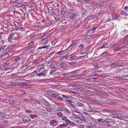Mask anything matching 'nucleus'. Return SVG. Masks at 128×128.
I'll return each instance as SVG.
<instances>
[{"label":"nucleus","instance_id":"nucleus-1","mask_svg":"<svg viewBox=\"0 0 128 128\" xmlns=\"http://www.w3.org/2000/svg\"><path fill=\"white\" fill-rule=\"evenodd\" d=\"M72 112L73 114L77 117L78 120H85L82 114L80 112L74 110H72Z\"/></svg>","mask_w":128,"mask_h":128},{"label":"nucleus","instance_id":"nucleus-20","mask_svg":"<svg viewBox=\"0 0 128 128\" xmlns=\"http://www.w3.org/2000/svg\"><path fill=\"white\" fill-rule=\"evenodd\" d=\"M58 4L56 3H54V4H53L52 5L53 6V7H51V8H55L56 7H59L58 6Z\"/></svg>","mask_w":128,"mask_h":128},{"label":"nucleus","instance_id":"nucleus-4","mask_svg":"<svg viewBox=\"0 0 128 128\" xmlns=\"http://www.w3.org/2000/svg\"><path fill=\"white\" fill-rule=\"evenodd\" d=\"M42 38V42L45 41L44 44H46L48 42V40L46 39L48 38V36L46 34H43V36Z\"/></svg>","mask_w":128,"mask_h":128},{"label":"nucleus","instance_id":"nucleus-43","mask_svg":"<svg viewBox=\"0 0 128 128\" xmlns=\"http://www.w3.org/2000/svg\"><path fill=\"white\" fill-rule=\"evenodd\" d=\"M92 18V17L91 16H88V17H87V18L85 19V20L86 21V20H90Z\"/></svg>","mask_w":128,"mask_h":128},{"label":"nucleus","instance_id":"nucleus-8","mask_svg":"<svg viewBox=\"0 0 128 128\" xmlns=\"http://www.w3.org/2000/svg\"><path fill=\"white\" fill-rule=\"evenodd\" d=\"M22 120L24 122H29L30 120V119L29 117L26 116L23 118Z\"/></svg>","mask_w":128,"mask_h":128},{"label":"nucleus","instance_id":"nucleus-62","mask_svg":"<svg viewBox=\"0 0 128 128\" xmlns=\"http://www.w3.org/2000/svg\"><path fill=\"white\" fill-rule=\"evenodd\" d=\"M46 109L47 110L48 112H50L51 110V109L50 108H47Z\"/></svg>","mask_w":128,"mask_h":128},{"label":"nucleus","instance_id":"nucleus-44","mask_svg":"<svg viewBox=\"0 0 128 128\" xmlns=\"http://www.w3.org/2000/svg\"><path fill=\"white\" fill-rule=\"evenodd\" d=\"M58 116L60 117H62L63 116L62 114L60 112H59L58 113Z\"/></svg>","mask_w":128,"mask_h":128},{"label":"nucleus","instance_id":"nucleus-61","mask_svg":"<svg viewBox=\"0 0 128 128\" xmlns=\"http://www.w3.org/2000/svg\"><path fill=\"white\" fill-rule=\"evenodd\" d=\"M26 112L27 113H31L32 112L29 110H26Z\"/></svg>","mask_w":128,"mask_h":128},{"label":"nucleus","instance_id":"nucleus-10","mask_svg":"<svg viewBox=\"0 0 128 128\" xmlns=\"http://www.w3.org/2000/svg\"><path fill=\"white\" fill-rule=\"evenodd\" d=\"M28 64H24L22 66L21 69L22 71H24L28 68Z\"/></svg>","mask_w":128,"mask_h":128},{"label":"nucleus","instance_id":"nucleus-63","mask_svg":"<svg viewBox=\"0 0 128 128\" xmlns=\"http://www.w3.org/2000/svg\"><path fill=\"white\" fill-rule=\"evenodd\" d=\"M55 20L56 21H58V17H55L54 18Z\"/></svg>","mask_w":128,"mask_h":128},{"label":"nucleus","instance_id":"nucleus-64","mask_svg":"<svg viewBox=\"0 0 128 128\" xmlns=\"http://www.w3.org/2000/svg\"><path fill=\"white\" fill-rule=\"evenodd\" d=\"M79 70H74L76 74L78 73V71H79Z\"/></svg>","mask_w":128,"mask_h":128},{"label":"nucleus","instance_id":"nucleus-6","mask_svg":"<svg viewBox=\"0 0 128 128\" xmlns=\"http://www.w3.org/2000/svg\"><path fill=\"white\" fill-rule=\"evenodd\" d=\"M50 124L53 126H55L58 124V121L56 120H52L50 122Z\"/></svg>","mask_w":128,"mask_h":128},{"label":"nucleus","instance_id":"nucleus-19","mask_svg":"<svg viewBox=\"0 0 128 128\" xmlns=\"http://www.w3.org/2000/svg\"><path fill=\"white\" fill-rule=\"evenodd\" d=\"M78 23L77 22H74L73 24L72 28L73 29H74V28H76V26H77Z\"/></svg>","mask_w":128,"mask_h":128},{"label":"nucleus","instance_id":"nucleus-35","mask_svg":"<svg viewBox=\"0 0 128 128\" xmlns=\"http://www.w3.org/2000/svg\"><path fill=\"white\" fill-rule=\"evenodd\" d=\"M34 8H31L30 9L28 10V12L30 14L34 12Z\"/></svg>","mask_w":128,"mask_h":128},{"label":"nucleus","instance_id":"nucleus-50","mask_svg":"<svg viewBox=\"0 0 128 128\" xmlns=\"http://www.w3.org/2000/svg\"><path fill=\"white\" fill-rule=\"evenodd\" d=\"M67 74H72L73 75H74L76 74V73H75L74 71H72L68 73Z\"/></svg>","mask_w":128,"mask_h":128},{"label":"nucleus","instance_id":"nucleus-36","mask_svg":"<svg viewBox=\"0 0 128 128\" xmlns=\"http://www.w3.org/2000/svg\"><path fill=\"white\" fill-rule=\"evenodd\" d=\"M84 1L85 2L89 4H91L92 3L91 1L89 0H84Z\"/></svg>","mask_w":128,"mask_h":128},{"label":"nucleus","instance_id":"nucleus-41","mask_svg":"<svg viewBox=\"0 0 128 128\" xmlns=\"http://www.w3.org/2000/svg\"><path fill=\"white\" fill-rule=\"evenodd\" d=\"M88 32L90 33V34H92L94 32V30H93L92 29L91 30H87Z\"/></svg>","mask_w":128,"mask_h":128},{"label":"nucleus","instance_id":"nucleus-58","mask_svg":"<svg viewBox=\"0 0 128 128\" xmlns=\"http://www.w3.org/2000/svg\"><path fill=\"white\" fill-rule=\"evenodd\" d=\"M83 47V46L82 44H80L79 46V48L81 49Z\"/></svg>","mask_w":128,"mask_h":128},{"label":"nucleus","instance_id":"nucleus-60","mask_svg":"<svg viewBox=\"0 0 128 128\" xmlns=\"http://www.w3.org/2000/svg\"><path fill=\"white\" fill-rule=\"evenodd\" d=\"M6 46H2V48H1V49H2V50H4V49H5V48H6Z\"/></svg>","mask_w":128,"mask_h":128},{"label":"nucleus","instance_id":"nucleus-7","mask_svg":"<svg viewBox=\"0 0 128 128\" xmlns=\"http://www.w3.org/2000/svg\"><path fill=\"white\" fill-rule=\"evenodd\" d=\"M54 108L56 110L58 111H62V108L59 106L58 105H56L54 106Z\"/></svg>","mask_w":128,"mask_h":128},{"label":"nucleus","instance_id":"nucleus-40","mask_svg":"<svg viewBox=\"0 0 128 128\" xmlns=\"http://www.w3.org/2000/svg\"><path fill=\"white\" fill-rule=\"evenodd\" d=\"M40 62L38 60H36L34 62V65H36L39 63Z\"/></svg>","mask_w":128,"mask_h":128},{"label":"nucleus","instance_id":"nucleus-29","mask_svg":"<svg viewBox=\"0 0 128 128\" xmlns=\"http://www.w3.org/2000/svg\"><path fill=\"white\" fill-rule=\"evenodd\" d=\"M75 64L77 65L81 66L82 64V63L81 62H76Z\"/></svg>","mask_w":128,"mask_h":128},{"label":"nucleus","instance_id":"nucleus-59","mask_svg":"<svg viewBox=\"0 0 128 128\" xmlns=\"http://www.w3.org/2000/svg\"><path fill=\"white\" fill-rule=\"evenodd\" d=\"M122 116L123 117L122 118H128V116Z\"/></svg>","mask_w":128,"mask_h":128},{"label":"nucleus","instance_id":"nucleus-39","mask_svg":"<svg viewBox=\"0 0 128 128\" xmlns=\"http://www.w3.org/2000/svg\"><path fill=\"white\" fill-rule=\"evenodd\" d=\"M34 42L33 41H32L30 43L28 44V45L30 46H32V45L34 44Z\"/></svg>","mask_w":128,"mask_h":128},{"label":"nucleus","instance_id":"nucleus-37","mask_svg":"<svg viewBox=\"0 0 128 128\" xmlns=\"http://www.w3.org/2000/svg\"><path fill=\"white\" fill-rule=\"evenodd\" d=\"M56 39H54L52 41V45H54L56 42Z\"/></svg>","mask_w":128,"mask_h":128},{"label":"nucleus","instance_id":"nucleus-24","mask_svg":"<svg viewBox=\"0 0 128 128\" xmlns=\"http://www.w3.org/2000/svg\"><path fill=\"white\" fill-rule=\"evenodd\" d=\"M77 105L79 106H81L82 107H84V104L80 102H78L77 103Z\"/></svg>","mask_w":128,"mask_h":128},{"label":"nucleus","instance_id":"nucleus-28","mask_svg":"<svg viewBox=\"0 0 128 128\" xmlns=\"http://www.w3.org/2000/svg\"><path fill=\"white\" fill-rule=\"evenodd\" d=\"M30 116V117H31L32 119L34 118H36L37 117V116L36 115L34 114L33 115H31Z\"/></svg>","mask_w":128,"mask_h":128},{"label":"nucleus","instance_id":"nucleus-31","mask_svg":"<svg viewBox=\"0 0 128 128\" xmlns=\"http://www.w3.org/2000/svg\"><path fill=\"white\" fill-rule=\"evenodd\" d=\"M83 75L82 74H81L80 75H77L75 76V78L76 79H78L80 78Z\"/></svg>","mask_w":128,"mask_h":128},{"label":"nucleus","instance_id":"nucleus-34","mask_svg":"<svg viewBox=\"0 0 128 128\" xmlns=\"http://www.w3.org/2000/svg\"><path fill=\"white\" fill-rule=\"evenodd\" d=\"M45 75V74L44 73H40L38 74L37 75L38 76H44Z\"/></svg>","mask_w":128,"mask_h":128},{"label":"nucleus","instance_id":"nucleus-15","mask_svg":"<svg viewBox=\"0 0 128 128\" xmlns=\"http://www.w3.org/2000/svg\"><path fill=\"white\" fill-rule=\"evenodd\" d=\"M42 103L47 106L50 107V104L46 100H44V101H43Z\"/></svg>","mask_w":128,"mask_h":128},{"label":"nucleus","instance_id":"nucleus-32","mask_svg":"<svg viewBox=\"0 0 128 128\" xmlns=\"http://www.w3.org/2000/svg\"><path fill=\"white\" fill-rule=\"evenodd\" d=\"M120 14H122L126 16L128 15L127 14L126 12H124L123 11H122L120 12Z\"/></svg>","mask_w":128,"mask_h":128},{"label":"nucleus","instance_id":"nucleus-17","mask_svg":"<svg viewBox=\"0 0 128 128\" xmlns=\"http://www.w3.org/2000/svg\"><path fill=\"white\" fill-rule=\"evenodd\" d=\"M102 15V14L99 13L98 14H96V18H97V19H99L101 18Z\"/></svg>","mask_w":128,"mask_h":128},{"label":"nucleus","instance_id":"nucleus-53","mask_svg":"<svg viewBox=\"0 0 128 128\" xmlns=\"http://www.w3.org/2000/svg\"><path fill=\"white\" fill-rule=\"evenodd\" d=\"M86 53V52H85L84 51V50H82L80 54H85Z\"/></svg>","mask_w":128,"mask_h":128},{"label":"nucleus","instance_id":"nucleus-2","mask_svg":"<svg viewBox=\"0 0 128 128\" xmlns=\"http://www.w3.org/2000/svg\"><path fill=\"white\" fill-rule=\"evenodd\" d=\"M24 60V58L21 56H20L18 57H16L14 60L15 61V64H17V65L22 63L23 60Z\"/></svg>","mask_w":128,"mask_h":128},{"label":"nucleus","instance_id":"nucleus-18","mask_svg":"<svg viewBox=\"0 0 128 128\" xmlns=\"http://www.w3.org/2000/svg\"><path fill=\"white\" fill-rule=\"evenodd\" d=\"M45 66L44 64H42V65H39L37 67V68L38 69H42L44 68V67Z\"/></svg>","mask_w":128,"mask_h":128},{"label":"nucleus","instance_id":"nucleus-23","mask_svg":"<svg viewBox=\"0 0 128 128\" xmlns=\"http://www.w3.org/2000/svg\"><path fill=\"white\" fill-rule=\"evenodd\" d=\"M120 18V17L119 16H112V18L113 20H118Z\"/></svg>","mask_w":128,"mask_h":128},{"label":"nucleus","instance_id":"nucleus-25","mask_svg":"<svg viewBox=\"0 0 128 128\" xmlns=\"http://www.w3.org/2000/svg\"><path fill=\"white\" fill-rule=\"evenodd\" d=\"M50 46V45H49V44H48V45H46V46H42V47H39L38 48V49H42V48H48Z\"/></svg>","mask_w":128,"mask_h":128},{"label":"nucleus","instance_id":"nucleus-22","mask_svg":"<svg viewBox=\"0 0 128 128\" xmlns=\"http://www.w3.org/2000/svg\"><path fill=\"white\" fill-rule=\"evenodd\" d=\"M12 35V34H11L9 35L8 37V41H7V42H10V41L11 39L13 37Z\"/></svg>","mask_w":128,"mask_h":128},{"label":"nucleus","instance_id":"nucleus-55","mask_svg":"<svg viewBox=\"0 0 128 128\" xmlns=\"http://www.w3.org/2000/svg\"><path fill=\"white\" fill-rule=\"evenodd\" d=\"M98 28V26H94L93 27L92 30H94V31L96 30V29Z\"/></svg>","mask_w":128,"mask_h":128},{"label":"nucleus","instance_id":"nucleus-49","mask_svg":"<svg viewBox=\"0 0 128 128\" xmlns=\"http://www.w3.org/2000/svg\"><path fill=\"white\" fill-rule=\"evenodd\" d=\"M37 73V72L36 71H35L33 72H32L31 74L32 75H35Z\"/></svg>","mask_w":128,"mask_h":128},{"label":"nucleus","instance_id":"nucleus-56","mask_svg":"<svg viewBox=\"0 0 128 128\" xmlns=\"http://www.w3.org/2000/svg\"><path fill=\"white\" fill-rule=\"evenodd\" d=\"M92 18H93L94 20H96V19H97V18H96V15L93 16Z\"/></svg>","mask_w":128,"mask_h":128},{"label":"nucleus","instance_id":"nucleus-12","mask_svg":"<svg viewBox=\"0 0 128 128\" xmlns=\"http://www.w3.org/2000/svg\"><path fill=\"white\" fill-rule=\"evenodd\" d=\"M71 118H72V119H74V120L76 122H78L79 123H82V121H83L82 120H78V118H74L72 116H71L70 117Z\"/></svg>","mask_w":128,"mask_h":128},{"label":"nucleus","instance_id":"nucleus-52","mask_svg":"<svg viewBox=\"0 0 128 128\" xmlns=\"http://www.w3.org/2000/svg\"><path fill=\"white\" fill-rule=\"evenodd\" d=\"M92 101L93 102L96 103H98L99 102V101L98 100H95L94 99L93 100H92Z\"/></svg>","mask_w":128,"mask_h":128},{"label":"nucleus","instance_id":"nucleus-11","mask_svg":"<svg viewBox=\"0 0 128 128\" xmlns=\"http://www.w3.org/2000/svg\"><path fill=\"white\" fill-rule=\"evenodd\" d=\"M12 50V48L10 46H8L7 48H6L3 51V53H6Z\"/></svg>","mask_w":128,"mask_h":128},{"label":"nucleus","instance_id":"nucleus-33","mask_svg":"<svg viewBox=\"0 0 128 128\" xmlns=\"http://www.w3.org/2000/svg\"><path fill=\"white\" fill-rule=\"evenodd\" d=\"M45 71H46V70H45V69L44 68H43L40 70L39 71V72H42V73H44L45 72Z\"/></svg>","mask_w":128,"mask_h":128},{"label":"nucleus","instance_id":"nucleus-26","mask_svg":"<svg viewBox=\"0 0 128 128\" xmlns=\"http://www.w3.org/2000/svg\"><path fill=\"white\" fill-rule=\"evenodd\" d=\"M12 34V36L14 38H16L18 36V34L17 33H15L14 34Z\"/></svg>","mask_w":128,"mask_h":128},{"label":"nucleus","instance_id":"nucleus-45","mask_svg":"<svg viewBox=\"0 0 128 128\" xmlns=\"http://www.w3.org/2000/svg\"><path fill=\"white\" fill-rule=\"evenodd\" d=\"M103 119L102 118H98V122H103L105 121V120H103Z\"/></svg>","mask_w":128,"mask_h":128},{"label":"nucleus","instance_id":"nucleus-16","mask_svg":"<svg viewBox=\"0 0 128 128\" xmlns=\"http://www.w3.org/2000/svg\"><path fill=\"white\" fill-rule=\"evenodd\" d=\"M94 76H92L89 77L88 79L89 80H90L92 79H93V80H92L93 81H96V80H95V78H94Z\"/></svg>","mask_w":128,"mask_h":128},{"label":"nucleus","instance_id":"nucleus-54","mask_svg":"<svg viewBox=\"0 0 128 128\" xmlns=\"http://www.w3.org/2000/svg\"><path fill=\"white\" fill-rule=\"evenodd\" d=\"M64 58L62 57H60L59 58V60L60 61H61L62 60H63V59Z\"/></svg>","mask_w":128,"mask_h":128},{"label":"nucleus","instance_id":"nucleus-47","mask_svg":"<svg viewBox=\"0 0 128 128\" xmlns=\"http://www.w3.org/2000/svg\"><path fill=\"white\" fill-rule=\"evenodd\" d=\"M52 96L54 97L55 98H58V96L56 94H52Z\"/></svg>","mask_w":128,"mask_h":128},{"label":"nucleus","instance_id":"nucleus-9","mask_svg":"<svg viewBox=\"0 0 128 128\" xmlns=\"http://www.w3.org/2000/svg\"><path fill=\"white\" fill-rule=\"evenodd\" d=\"M68 16L71 19L74 18L76 16L75 14H69L68 15Z\"/></svg>","mask_w":128,"mask_h":128},{"label":"nucleus","instance_id":"nucleus-57","mask_svg":"<svg viewBox=\"0 0 128 128\" xmlns=\"http://www.w3.org/2000/svg\"><path fill=\"white\" fill-rule=\"evenodd\" d=\"M51 68H54L55 67V66L54 64H51L50 65Z\"/></svg>","mask_w":128,"mask_h":128},{"label":"nucleus","instance_id":"nucleus-5","mask_svg":"<svg viewBox=\"0 0 128 128\" xmlns=\"http://www.w3.org/2000/svg\"><path fill=\"white\" fill-rule=\"evenodd\" d=\"M62 109L63 110L64 112L66 114H71V112L66 107H64L62 108Z\"/></svg>","mask_w":128,"mask_h":128},{"label":"nucleus","instance_id":"nucleus-3","mask_svg":"<svg viewBox=\"0 0 128 128\" xmlns=\"http://www.w3.org/2000/svg\"><path fill=\"white\" fill-rule=\"evenodd\" d=\"M2 54L0 57L2 59L8 58L9 56V54L6 52L3 53V51L2 52Z\"/></svg>","mask_w":128,"mask_h":128},{"label":"nucleus","instance_id":"nucleus-27","mask_svg":"<svg viewBox=\"0 0 128 128\" xmlns=\"http://www.w3.org/2000/svg\"><path fill=\"white\" fill-rule=\"evenodd\" d=\"M67 126V125L66 124H62L59 125V126L62 128H63L66 126Z\"/></svg>","mask_w":128,"mask_h":128},{"label":"nucleus","instance_id":"nucleus-21","mask_svg":"<svg viewBox=\"0 0 128 128\" xmlns=\"http://www.w3.org/2000/svg\"><path fill=\"white\" fill-rule=\"evenodd\" d=\"M61 13L63 14L66 12V8H61Z\"/></svg>","mask_w":128,"mask_h":128},{"label":"nucleus","instance_id":"nucleus-46","mask_svg":"<svg viewBox=\"0 0 128 128\" xmlns=\"http://www.w3.org/2000/svg\"><path fill=\"white\" fill-rule=\"evenodd\" d=\"M126 31H126V30H124V31H122L121 32V33L123 35H124V34H126Z\"/></svg>","mask_w":128,"mask_h":128},{"label":"nucleus","instance_id":"nucleus-42","mask_svg":"<svg viewBox=\"0 0 128 128\" xmlns=\"http://www.w3.org/2000/svg\"><path fill=\"white\" fill-rule=\"evenodd\" d=\"M39 98L40 101L42 103L43 102V101H44V100H45L41 96H40Z\"/></svg>","mask_w":128,"mask_h":128},{"label":"nucleus","instance_id":"nucleus-51","mask_svg":"<svg viewBox=\"0 0 128 128\" xmlns=\"http://www.w3.org/2000/svg\"><path fill=\"white\" fill-rule=\"evenodd\" d=\"M56 70L55 69H54V70H52L50 71V74H52L53 73H54Z\"/></svg>","mask_w":128,"mask_h":128},{"label":"nucleus","instance_id":"nucleus-14","mask_svg":"<svg viewBox=\"0 0 128 128\" xmlns=\"http://www.w3.org/2000/svg\"><path fill=\"white\" fill-rule=\"evenodd\" d=\"M62 120L64 121H65V122L67 124L70 122V120H68L67 118L65 116H63L62 118Z\"/></svg>","mask_w":128,"mask_h":128},{"label":"nucleus","instance_id":"nucleus-13","mask_svg":"<svg viewBox=\"0 0 128 128\" xmlns=\"http://www.w3.org/2000/svg\"><path fill=\"white\" fill-rule=\"evenodd\" d=\"M68 53V51H61L59 53H58V54L59 55H66V54H67Z\"/></svg>","mask_w":128,"mask_h":128},{"label":"nucleus","instance_id":"nucleus-38","mask_svg":"<svg viewBox=\"0 0 128 128\" xmlns=\"http://www.w3.org/2000/svg\"><path fill=\"white\" fill-rule=\"evenodd\" d=\"M70 124V125L71 126H74L75 124L74 122H71L70 120V122L68 123H67V124Z\"/></svg>","mask_w":128,"mask_h":128},{"label":"nucleus","instance_id":"nucleus-48","mask_svg":"<svg viewBox=\"0 0 128 128\" xmlns=\"http://www.w3.org/2000/svg\"><path fill=\"white\" fill-rule=\"evenodd\" d=\"M42 36H43L42 34H38V38H40L41 37L42 38Z\"/></svg>","mask_w":128,"mask_h":128},{"label":"nucleus","instance_id":"nucleus-30","mask_svg":"<svg viewBox=\"0 0 128 128\" xmlns=\"http://www.w3.org/2000/svg\"><path fill=\"white\" fill-rule=\"evenodd\" d=\"M77 58L76 56H72L69 59L70 60H74V59Z\"/></svg>","mask_w":128,"mask_h":128}]
</instances>
